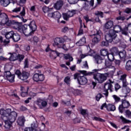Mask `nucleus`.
<instances>
[{
  "mask_svg": "<svg viewBox=\"0 0 131 131\" xmlns=\"http://www.w3.org/2000/svg\"><path fill=\"white\" fill-rule=\"evenodd\" d=\"M93 72H88L86 71H80V73H76L74 76V79H77L78 83L81 85H84L88 83V79L83 75H93V78L96 82L102 83L107 79V74H100L98 72L100 71L99 69H94Z\"/></svg>",
  "mask_w": 131,
  "mask_h": 131,
  "instance_id": "1",
  "label": "nucleus"
},
{
  "mask_svg": "<svg viewBox=\"0 0 131 131\" xmlns=\"http://www.w3.org/2000/svg\"><path fill=\"white\" fill-rule=\"evenodd\" d=\"M0 115L1 118L4 121V127L6 129H10L13 125V123L15 122L18 114L15 111H12L11 108L0 110Z\"/></svg>",
  "mask_w": 131,
  "mask_h": 131,
  "instance_id": "2",
  "label": "nucleus"
},
{
  "mask_svg": "<svg viewBox=\"0 0 131 131\" xmlns=\"http://www.w3.org/2000/svg\"><path fill=\"white\" fill-rule=\"evenodd\" d=\"M119 32H121L122 34H123L126 36H128L127 29H122L121 26L119 25H115L113 27V30H110L108 33L106 34V40L111 41L113 38H114L116 40L115 42H119V41H120V39L118 38L117 35L116 34V33H119Z\"/></svg>",
  "mask_w": 131,
  "mask_h": 131,
  "instance_id": "3",
  "label": "nucleus"
},
{
  "mask_svg": "<svg viewBox=\"0 0 131 131\" xmlns=\"http://www.w3.org/2000/svg\"><path fill=\"white\" fill-rule=\"evenodd\" d=\"M16 27L19 32L24 33L26 36L32 35L37 28L34 20L31 21L28 25H16Z\"/></svg>",
  "mask_w": 131,
  "mask_h": 131,
  "instance_id": "4",
  "label": "nucleus"
},
{
  "mask_svg": "<svg viewBox=\"0 0 131 131\" xmlns=\"http://www.w3.org/2000/svg\"><path fill=\"white\" fill-rule=\"evenodd\" d=\"M64 42V39L60 37H56L54 40L53 46L58 49H63L64 51H68V48L66 47V45L63 43Z\"/></svg>",
  "mask_w": 131,
  "mask_h": 131,
  "instance_id": "5",
  "label": "nucleus"
},
{
  "mask_svg": "<svg viewBox=\"0 0 131 131\" xmlns=\"http://www.w3.org/2000/svg\"><path fill=\"white\" fill-rule=\"evenodd\" d=\"M108 60L106 59L105 60V66L106 68H110L113 69V71H115V67L112 66V62L114 61V54L112 53H110L107 55Z\"/></svg>",
  "mask_w": 131,
  "mask_h": 131,
  "instance_id": "6",
  "label": "nucleus"
},
{
  "mask_svg": "<svg viewBox=\"0 0 131 131\" xmlns=\"http://www.w3.org/2000/svg\"><path fill=\"white\" fill-rule=\"evenodd\" d=\"M0 20L1 21V26L7 25L11 26L12 25V21L9 20L8 15L5 13H2L0 14Z\"/></svg>",
  "mask_w": 131,
  "mask_h": 131,
  "instance_id": "7",
  "label": "nucleus"
},
{
  "mask_svg": "<svg viewBox=\"0 0 131 131\" xmlns=\"http://www.w3.org/2000/svg\"><path fill=\"white\" fill-rule=\"evenodd\" d=\"M7 79L9 82H14L15 81V75H12L10 71L5 72L4 76H0V80L3 81V79Z\"/></svg>",
  "mask_w": 131,
  "mask_h": 131,
  "instance_id": "8",
  "label": "nucleus"
},
{
  "mask_svg": "<svg viewBox=\"0 0 131 131\" xmlns=\"http://www.w3.org/2000/svg\"><path fill=\"white\" fill-rule=\"evenodd\" d=\"M35 73L33 75V80L34 81L38 82V81H43L45 80V75L40 74V71H35Z\"/></svg>",
  "mask_w": 131,
  "mask_h": 131,
  "instance_id": "9",
  "label": "nucleus"
},
{
  "mask_svg": "<svg viewBox=\"0 0 131 131\" xmlns=\"http://www.w3.org/2000/svg\"><path fill=\"white\" fill-rule=\"evenodd\" d=\"M130 106L129 102L126 100H123L122 101V104L119 106V111L120 113H123L124 112V109H127Z\"/></svg>",
  "mask_w": 131,
  "mask_h": 131,
  "instance_id": "10",
  "label": "nucleus"
},
{
  "mask_svg": "<svg viewBox=\"0 0 131 131\" xmlns=\"http://www.w3.org/2000/svg\"><path fill=\"white\" fill-rule=\"evenodd\" d=\"M95 33L92 35V36H94L92 42L93 43H98L101 40V31L94 30Z\"/></svg>",
  "mask_w": 131,
  "mask_h": 131,
  "instance_id": "11",
  "label": "nucleus"
},
{
  "mask_svg": "<svg viewBox=\"0 0 131 131\" xmlns=\"http://www.w3.org/2000/svg\"><path fill=\"white\" fill-rule=\"evenodd\" d=\"M48 17L49 18H52L57 20L58 23H60V18H61V13L59 11H55L54 12H49L48 14Z\"/></svg>",
  "mask_w": 131,
  "mask_h": 131,
  "instance_id": "12",
  "label": "nucleus"
},
{
  "mask_svg": "<svg viewBox=\"0 0 131 131\" xmlns=\"http://www.w3.org/2000/svg\"><path fill=\"white\" fill-rule=\"evenodd\" d=\"M31 128H32L33 130H38L39 129L40 131H42L43 129H45V128H46V125L45 123H42L41 126L39 128H38V123L36 121H35L32 123Z\"/></svg>",
  "mask_w": 131,
  "mask_h": 131,
  "instance_id": "13",
  "label": "nucleus"
},
{
  "mask_svg": "<svg viewBox=\"0 0 131 131\" xmlns=\"http://www.w3.org/2000/svg\"><path fill=\"white\" fill-rule=\"evenodd\" d=\"M14 32L13 31H11L10 32H7L5 34V37L6 38V40L4 41V46H7L10 42V39H13V37L14 36Z\"/></svg>",
  "mask_w": 131,
  "mask_h": 131,
  "instance_id": "14",
  "label": "nucleus"
},
{
  "mask_svg": "<svg viewBox=\"0 0 131 131\" xmlns=\"http://www.w3.org/2000/svg\"><path fill=\"white\" fill-rule=\"evenodd\" d=\"M104 89L105 93H103V95L105 96V98H107L108 97V91L110 90L111 93H112L113 90V85L111 83H106L104 84Z\"/></svg>",
  "mask_w": 131,
  "mask_h": 131,
  "instance_id": "15",
  "label": "nucleus"
},
{
  "mask_svg": "<svg viewBox=\"0 0 131 131\" xmlns=\"http://www.w3.org/2000/svg\"><path fill=\"white\" fill-rule=\"evenodd\" d=\"M35 103L38 106L40 109H43L45 107H47V105H48L47 101L40 98H38L35 101Z\"/></svg>",
  "mask_w": 131,
  "mask_h": 131,
  "instance_id": "16",
  "label": "nucleus"
},
{
  "mask_svg": "<svg viewBox=\"0 0 131 131\" xmlns=\"http://www.w3.org/2000/svg\"><path fill=\"white\" fill-rule=\"evenodd\" d=\"M104 108H106L107 111H115L116 109L115 105L112 104H108L107 105L106 103H103L101 106V110H103Z\"/></svg>",
  "mask_w": 131,
  "mask_h": 131,
  "instance_id": "17",
  "label": "nucleus"
},
{
  "mask_svg": "<svg viewBox=\"0 0 131 131\" xmlns=\"http://www.w3.org/2000/svg\"><path fill=\"white\" fill-rule=\"evenodd\" d=\"M76 14V10H73L72 11H69L66 13L63 14V17L64 20H68L69 18H71V17H73L74 15Z\"/></svg>",
  "mask_w": 131,
  "mask_h": 131,
  "instance_id": "18",
  "label": "nucleus"
},
{
  "mask_svg": "<svg viewBox=\"0 0 131 131\" xmlns=\"http://www.w3.org/2000/svg\"><path fill=\"white\" fill-rule=\"evenodd\" d=\"M25 8L23 7L22 11L20 12L19 15H13L12 17L13 18H19L24 23H25V22L27 21V19H24V18H23V17H25Z\"/></svg>",
  "mask_w": 131,
  "mask_h": 131,
  "instance_id": "19",
  "label": "nucleus"
},
{
  "mask_svg": "<svg viewBox=\"0 0 131 131\" xmlns=\"http://www.w3.org/2000/svg\"><path fill=\"white\" fill-rule=\"evenodd\" d=\"M105 39L106 41H103L101 42V46L102 47H108V46H109V42H114V43H117V42H116L115 41H116V40L113 38V39L110 41L109 40H107V39H106V35L105 36Z\"/></svg>",
  "mask_w": 131,
  "mask_h": 131,
  "instance_id": "20",
  "label": "nucleus"
},
{
  "mask_svg": "<svg viewBox=\"0 0 131 131\" xmlns=\"http://www.w3.org/2000/svg\"><path fill=\"white\" fill-rule=\"evenodd\" d=\"M30 75V74H29V73L24 71L21 74L20 76H19V79L21 80H26V79H28Z\"/></svg>",
  "mask_w": 131,
  "mask_h": 131,
  "instance_id": "21",
  "label": "nucleus"
},
{
  "mask_svg": "<svg viewBox=\"0 0 131 131\" xmlns=\"http://www.w3.org/2000/svg\"><path fill=\"white\" fill-rule=\"evenodd\" d=\"M53 7L55 10H60L62 7H63V1L61 0L57 1V2L54 4Z\"/></svg>",
  "mask_w": 131,
  "mask_h": 131,
  "instance_id": "22",
  "label": "nucleus"
},
{
  "mask_svg": "<svg viewBox=\"0 0 131 131\" xmlns=\"http://www.w3.org/2000/svg\"><path fill=\"white\" fill-rule=\"evenodd\" d=\"M28 40L33 45H37V42L39 41V38L37 36H34L32 38L29 37Z\"/></svg>",
  "mask_w": 131,
  "mask_h": 131,
  "instance_id": "23",
  "label": "nucleus"
},
{
  "mask_svg": "<svg viewBox=\"0 0 131 131\" xmlns=\"http://www.w3.org/2000/svg\"><path fill=\"white\" fill-rule=\"evenodd\" d=\"M9 55H10V57L8 58L9 61H16L18 60V53H9Z\"/></svg>",
  "mask_w": 131,
  "mask_h": 131,
  "instance_id": "24",
  "label": "nucleus"
},
{
  "mask_svg": "<svg viewBox=\"0 0 131 131\" xmlns=\"http://www.w3.org/2000/svg\"><path fill=\"white\" fill-rule=\"evenodd\" d=\"M17 123L18 125H20L21 126L24 125V123H25V118L24 116H22L18 117Z\"/></svg>",
  "mask_w": 131,
  "mask_h": 131,
  "instance_id": "25",
  "label": "nucleus"
},
{
  "mask_svg": "<svg viewBox=\"0 0 131 131\" xmlns=\"http://www.w3.org/2000/svg\"><path fill=\"white\" fill-rule=\"evenodd\" d=\"M113 21L108 20L105 24L104 28H105V29H111V28L113 27Z\"/></svg>",
  "mask_w": 131,
  "mask_h": 131,
  "instance_id": "26",
  "label": "nucleus"
},
{
  "mask_svg": "<svg viewBox=\"0 0 131 131\" xmlns=\"http://www.w3.org/2000/svg\"><path fill=\"white\" fill-rule=\"evenodd\" d=\"M94 58L95 59V62L97 64H101L102 62H103V58L101 57V56L98 54H96L94 56Z\"/></svg>",
  "mask_w": 131,
  "mask_h": 131,
  "instance_id": "27",
  "label": "nucleus"
},
{
  "mask_svg": "<svg viewBox=\"0 0 131 131\" xmlns=\"http://www.w3.org/2000/svg\"><path fill=\"white\" fill-rule=\"evenodd\" d=\"M70 92L71 93H72L75 96H77L78 95H80L82 93V91L78 90V89H74L73 88H70Z\"/></svg>",
  "mask_w": 131,
  "mask_h": 131,
  "instance_id": "28",
  "label": "nucleus"
},
{
  "mask_svg": "<svg viewBox=\"0 0 131 131\" xmlns=\"http://www.w3.org/2000/svg\"><path fill=\"white\" fill-rule=\"evenodd\" d=\"M118 55L119 56L121 60H125L126 57V52L125 50H123L120 52H118Z\"/></svg>",
  "mask_w": 131,
  "mask_h": 131,
  "instance_id": "29",
  "label": "nucleus"
},
{
  "mask_svg": "<svg viewBox=\"0 0 131 131\" xmlns=\"http://www.w3.org/2000/svg\"><path fill=\"white\" fill-rule=\"evenodd\" d=\"M86 42V41L85 40V37H83L76 43V45L78 47H81V46H83Z\"/></svg>",
  "mask_w": 131,
  "mask_h": 131,
  "instance_id": "30",
  "label": "nucleus"
},
{
  "mask_svg": "<svg viewBox=\"0 0 131 131\" xmlns=\"http://www.w3.org/2000/svg\"><path fill=\"white\" fill-rule=\"evenodd\" d=\"M94 54H95V51H94V50H90V51H89L88 54H81L80 55L81 59H84V58H85V57L88 56H94Z\"/></svg>",
  "mask_w": 131,
  "mask_h": 131,
  "instance_id": "31",
  "label": "nucleus"
},
{
  "mask_svg": "<svg viewBox=\"0 0 131 131\" xmlns=\"http://www.w3.org/2000/svg\"><path fill=\"white\" fill-rule=\"evenodd\" d=\"M21 39V37L20 36V35L17 33H14L13 35V37H12V39L13 41H14L15 42H17V41H19V39Z\"/></svg>",
  "mask_w": 131,
  "mask_h": 131,
  "instance_id": "32",
  "label": "nucleus"
},
{
  "mask_svg": "<svg viewBox=\"0 0 131 131\" xmlns=\"http://www.w3.org/2000/svg\"><path fill=\"white\" fill-rule=\"evenodd\" d=\"M111 52V54H112L113 55H118V49L116 47H113L110 50Z\"/></svg>",
  "mask_w": 131,
  "mask_h": 131,
  "instance_id": "33",
  "label": "nucleus"
},
{
  "mask_svg": "<svg viewBox=\"0 0 131 131\" xmlns=\"http://www.w3.org/2000/svg\"><path fill=\"white\" fill-rule=\"evenodd\" d=\"M0 4L3 7H8L10 5V0H1Z\"/></svg>",
  "mask_w": 131,
  "mask_h": 131,
  "instance_id": "34",
  "label": "nucleus"
},
{
  "mask_svg": "<svg viewBox=\"0 0 131 131\" xmlns=\"http://www.w3.org/2000/svg\"><path fill=\"white\" fill-rule=\"evenodd\" d=\"M120 119H121L122 123H123L124 124H129L131 123V121L128 119H126V118L123 117V116H120Z\"/></svg>",
  "mask_w": 131,
  "mask_h": 131,
  "instance_id": "35",
  "label": "nucleus"
},
{
  "mask_svg": "<svg viewBox=\"0 0 131 131\" xmlns=\"http://www.w3.org/2000/svg\"><path fill=\"white\" fill-rule=\"evenodd\" d=\"M100 54L101 56L105 57L106 56H108V50L107 49H101L100 50Z\"/></svg>",
  "mask_w": 131,
  "mask_h": 131,
  "instance_id": "36",
  "label": "nucleus"
},
{
  "mask_svg": "<svg viewBox=\"0 0 131 131\" xmlns=\"http://www.w3.org/2000/svg\"><path fill=\"white\" fill-rule=\"evenodd\" d=\"M64 58L66 60H69L70 62L73 61V58L69 54H66L64 55Z\"/></svg>",
  "mask_w": 131,
  "mask_h": 131,
  "instance_id": "37",
  "label": "nucleus"
},
{
  "mask_svg": "<svg viewBox=\"0 0 131 131\" xmlns=\"http://www.w3.org/2000/svg\"><path fill=\"white\" fill-rule=\"evenodd\" d=\"M125 69L128 71H129V70H131V60H130L126 62V65H125Z\"/></svg>",
  "mask_w": 131,
  "mask_h": 131,
  "instance_id": "38",
  "label": "nucleus"
},
{
  "mask_svg": "<svg viewBox=\"0 0 131 131\" xmlns=\"http://www.w3.org/2000/svg\"><path fill=\"white\" fill-rule=\"evenodd\" d=\"M53 10V8H49L48 7H43L42 8V11L44 13H48L49 12H51Z\"/></svg>",
  "mask_w": 131,
  "mask_h": 131,
  "instance_id": "39",
  "label": "nucleus"
},
{
  "mask_svg": "<svg viewBox=\"0 0 131 131\" xmlns=\"http://www.w3.org/2000/svg\"><path fill=\"white\" fill-rule=\"evenodd\" d=\"M64 81L67 84H70V82L71 81V79L70 77L67 76L64 78Z\"/></svg>",
  "mask_w": 131,
  "mask_h": 131,
  "instance_id": "40",
  "label": "nucleus"
},
{
  "mask_svg": "<svg viewBox=\"0 0 131 131\" xmlns=\"http://www.w3.org/2000/svg\"><path fill=\"white\" fill-rule=\"evenodd\" d=\"M81 1H84L85 2L84 3V5L83 6V9L84 10H85L86 11H88L89 10V4H87L89 3V2H86L87 0H81Z\"/></svg>",
  "mask_w": 131,
  "mask_h": 131,
  "instance_id": "41",
  "label": "nucleus"
},
{
  "mask_svg": "<svg viewBox=\"0 0 131 131\" xmlns=\"http://www.w3.org/2000/svg\"><path fill=\"white\" fill-rule=\"evenodd\" d=\"M125 116L127 118L131 119V112L129 110H126L125 112Z\"/></svg>",
  "mask_w": 131,
  "mask_h": 131,
  "instance_id": "42",
  "label": "nucleus"
},
{
  "mask_svg": "<svg viewBox=\"0 0 131 131\" xmlns=\"http://www.w3.org/2000/svg\"><path fill=\"white\" fill-rule=\"evenodd\" d=\"M93 120H96V121H100L101 122H104V121H105L104 119L97 117H93Z\"/></svg>",
  "mask_w": 131,
  "mask_h": 131,
  "instance_id": "43",
  "label": "nucleus"
},
{
  "mask_svg": "<svg viewBox=\"0 0 131 131\" xmlns=\"http://www.w3.org/2000/svg\"><path fill=\"white\" fill-rule=\"evenodd\" d=\"M95 15H96V16H100L101 18H103L104 17L103 13L99 11L95 12Z\"/></svg>",
  "mask_w": 131,
  "mask_h": 131,
  "instance_id": "44",
  "label": "nucleus"
},
{
  "mask_svg": "<svg viewBox=\"0 0 131 131\" xmlns=\"http://www.w3.org/2000/svg\"><path fill=\"white\" fill-rule=\"evenodd\" d=\"M17 57H18L17 60H18L19 62H21V61H22L24 59L25 56L24 55L17 54Z\"/></svg>",
  "mask_w": 131,
  "mask_h": 131,
  "instance_id": "45",
  "label": "nucleus"
},
{
  "mask_svg": "<svg viewBox=\"0 0 131 131\" xmlns=\"http://www.w3.org/2000/svg\"><path fill=\"white\" fill-rule=\"evenodd\" d=\"M123 93H124V94H129L130 92V90L128 87H126L125 88V89H123Z\"/></svg>",
  "mask_w": 131,
  "mask_h": 131,
  "instance_id": "46",
  "label": "nucleus"
},
{
  "mask_svg": "<svg viewBox=\"0 0 131 131\" xmlns=\"http://www.w3.org/2000/svg\"><path fill=\"white\" fill-rule=\"evenodd\" d=\"M116 20L124 21V20H125V16H121L120 15L116 17Z\"/></svg>",
  "mask_w": 131,
  "mask_h": 131,
  "instance_id": "47",
  "label": "nucleus"
},
{
  "mask_svg": "<svg viewBox=\"0 0 131 131\" xmlns=\"http://www.w3.org/2000/svg\"><path fill=\"white\" fill-rule=\"evenodd\" d=\"M21 11V8L20 7H16V8H14L12 12L13 13H19Z\"/></svg>",
  "mask_w": 131,
  "mask_h": 131,
  "instance_id": "48",
  "label": "nucleus"
},
{
  "mask_svg": "<svg viewBox=\"0 0 131 131\" xmlns=\"http://www.w3.org/2000/svg\"><path fill=\"white\" fill-rule=\"evenodd\" d=\"M82 34H83V29H82V26H80V29L77 35H82Z\"/></svg>",
  "mask_w": 131,
  "mask_h": 131,
  "instance_id": "49",
  "label": "nucleus"
},
{
  "mask_svg": "<svg viewBox=\"0 0 131 131\" xmlns=\"http://www.w3.org/2000/svg\"><path fill=\"white\" fill-rule=\"evenodd\" d=\"M68 2L70 4V5H74L77 4L78 0H68Z\"/></svg>",
  "mask_w": 131,
  "mask_h": 131,
  "instance_id": "50",
  "label": "nucleus"
},
{
  "mask_svg": "<svg viewBox=\"0 0 131 131\" xmlns=\"http://www.w3.org/2000/svg\"><path fill=\"white\" fill-rule=\"evenodd\" d=\"M113 98H114L115 102H118L120 101V98L115 95H113Z\"/></svg>",
  "mask_w": 131,
  "mask_h": 131,
  "instance_id": "51",
  "label": "nucleus"
},
{
  "mask_svg": "<svg viewBox=\"0 0 131 131\" xmlns=\"http://www.w3.org/2000/svg\"><path fill=\"white\" fill-rule=\"evenodd\" d=\"M82 68H85V69H89V65L88 64V61H85L83 62Z\"/></svg>",
  "mask_w": 131,
  "mask_h": 131,
  "instance_id": "52",
  "label": "nucleus"
},
{
  "mask_svg": "<svg viewBox=\"0 0 131 131\" xmlns=\"http://www.w3.org/2000/svg\"><path fill=\"white\" fill-rule=\"evenodd\" d=\"M124 12L126 13V14H131V8H126L124 11Z\"/></svg>",
  "mask_w": 131,
  "mask_h": 131,
  "instance_id": "53",
  "label": "nucleus"
},
{
  "mask_svg": "<svg viewBox=\"0 0 131 131\" xmlns=\"http://www.w3.org/2000/svg\"><path fill=\"white\" fill-rule=\"evenodd\" d=\"M127 29V32H128V30H130L131 31V24H129L127 25V26H125L124 28V29Z\"/></svg>",
  "mask_w": 131,
  "mask_h": 131,
  "instance_id": "54",
  "label": "nucleus"
},
{
  "mask_svg": "<svg viewBox=\"0 0 131 131\" xmlns=\"http://www.w3.org/2000/svg\"><path fill=\"white\" fill-rule=\"evenodd\" d=\"M120 88H121L120 85H119L118 83H116L115 84V89L116 92H117V91H118V90H119Z\"/></svg>",
  "mask_w": 131,
  "mask_h": 131,
  "instance_id": "55",
  "label": "nucleus"
},
{
  "mask_svg": "<svg viewBox=\"0 0 131 131\" xmlns=\"http://www.w3.org/2000/svg\"><path fill=\"white\" fill-rule=\"evenodd\" d=\"M121 2L123 4H130L131 0H121Z\"/></svg>",
  "mask_w": 131,
  "mask_h": 131,
  "instance_id": "56",
  "label": "nucleus"
},
{
  "mask_svg": "<svg viewBox=\"0 0 131 131\" xmlns=\"http://www.w3.org/2000/svg\"><path fill=\"white\" fill-rule=\"evenodd\" d=\"M101 98H102V94L100 93L97 94L96 96V101H100V99H101Z\"/></svg>",
  "mask_w": 131,
  "mask_h": 131,
  "instance_id": "57",
  "label": "nucleus"
},
{
  "mask_svg": "<svg viewBox=\"0 0 131 131\" xmlns=\"http://www.w3.org/2000/svg\"><path fill=\"white\" fill-rule=\"evenodd\" d=\"M83 18L84 19V20H85L86 23H88V22L91 21V19H90V17H89V15H85L83 16Z\"/></svg>",
  "mask_w": 131,
  "mask_h": 131,
  "instance_id": "58",
  "label": "nucleus"
},
{
  "mask_svg": "<svg viewBox=\"0 0 131 131\" xmlns=\"http://www.w3.org/2000/svg\"><path fill=\"white\" fill-rule=\"evenodd\" d=\"M15 74L18 76V78H20V76H21V74L19 70L16 71Z\"/></svg>",
  "mask_w": 131,
  "mask_h": 131,
  "instance_id": "59",
  "label": "nucleus"
},
{
  "mask_svg": "<svg viewBox=\"0 0 131 131\" xmlns=\"http://www.w3.org/2000/svg\"><path fill=\"white\" fill-rule=\"evenodd\" d=\"M24 67L25 68H28L29 64H28V59H25V62H24Z\"/></svg>",
  "mask_w": 131,
  "mask_h": 131,
  "instance_id": "60",
  "label": "nucleus"
},
{
  "mask_svg": "<svg viewBox=\"0 0 131 131\" xmlns=\"http://www.w3.org/2000/svg\"><path fill=\"white\" fill-rule=\"evenodd\" d=\"M27 95H28V93L24 91H23L20 94V96H21L23 97H26Z\"/></svg>",
  "mask_w": 131,
  "mask_h": 131,
  "instance_id": "61",
  "label": "nucleus"
},
{
  "mask_svg": "<svg viewBox=\"0 0 131 131\" xmlns=\"http://www.w3.org/2000/svg\"><path fill=\"white\" fill-rule=\"evenodd\" d=\"M69 28L67 27H64L62 29L61 31L62 32H64V33L67 32Z\"/></svg>",
  "mask_w": 131,
  "mask_h": 131,
  "instance_id": "62",
  "label": "nucleus"
},
{
  "mask_svg": "<svg viewBox=\"0 0 131 131\" xmlns=\"http://www.w3.org/2000/svg\"><path fill=\"white\" fill-rule=\"evenodd\" d=\"M31 12H32V13H34V12H35V6H33L32 7H31L30 9Z\"/></svg>",
  "mask_w": 131,
  "mask_h": 131,
  "instance_id": "63",
  "label": "nucleus"
},
{
  "mask_svg": "<svg viewBox=\"0 0 131 131\" xmlns=\"http://www.w3.org/2000/svg\"><path fill=\"white\" fill-rule=\"evenodd\" d=\"M24 131H33V129L31 127H26L25 128Z\"/></svg>",
  "mask_w": 131,
  "mask_h": 131,
  "instance_id": "64",
  "label": "nucleus"
}]
</instances>
